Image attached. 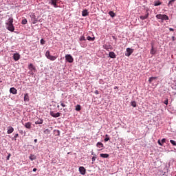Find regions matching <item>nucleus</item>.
Returning <instances> with one entry per match:
<instances>
[{
    "label": "nucleus",
    "instance_id": "nucleus-35",
    "mask_svg": "<svg viewBox=\"0 0 176 176\" xmlns=\"http://www.w3.org/2000/svg\"><path fill=\"white\" fill-rule=\"evenodd\" d=\"M164 104H165L166 105H168V99H166V100L164 101Z\"/></svg>",
    "mask_w": 176,
    "mask_h": 176
},
{
    "label": "nucleus",
    "instance_id": "nucleus-41",
    "mask_svg": "<svg viewBox=\"0 0 176 176\" xmlns=\"http://www.w3.org/2000/svg\"><path fill=\"white\" fill-rule=\"evenodd\" d=\"M162 144H164L166 142V139L163 138L161 141Z\"/></svg>",
    "mask_w": 176,
    "mask_h": 176
},
{
    "label": "nucleus",
    "instance_id": "nucleus-44",
    "mask_svg": "<svg viewBox=\"0 0 176 176\" xmlns=\"http://www.w3.org/2000/svg\"><path fill=\"white\" fill-rule=\"evenodd\" d=\"M94 93L95 94H100V92L98 91V90H96Z\"/></svg>",
    "mask_w": 176,
    "mask_h": 176
},
{
    "label": "nucleus",
    "instance_id": "nucleus-23",
    "mask_svg": "<svg viewBox=\"0 0 176 176\" xmlns=\"http://www.w3.org/2000/svg\"><path fill=\"white\" fill-rule=\"evenodd\" d=\"M28 68L30 71H33V69H35V67H34V65L32 63H30L29 65Z\"/></svg>",
    "mask_w": 176,
    "mask_h": 176
},
{
    "label": "nucleus",
    "instance_id": "nucleus-3",
    "mask_svg": "<svg viewBox=\"0 0 176 176\" xmlns=\"http://www.w3.org/2000/svg\"><path fill=\"white\" fill-rule=\"evenodd\" d=\"M45 57L48 60H50V61H54L55 60H57V56H52L50 54V51H49V50L46 51V52H45Z\"/></svg>",
    "mask_w": 176,
    "mask_h": 176
},
{
    "label": "nucleus",
    "instance_id": "nucleus-48",
    "mask_svg": "<svg viewBox=\"0 0 176 176\" xmlns=\"http://www.w3.org/2000/svg\"><path fill=\"white\" fill-rule=\"evenodd\" d=\"M169 30H170V31H174V29L170 28Z\"/></svg>",
    "mask_w": 176,
    "mask_h": 176
},
{
    "label": "nucleus",
    "instance_id": "nucleus-46",
    "mask_svg": "<svg viewBox=\"0 0 176 176\" xmlns=\"http://www.w3.org/2000/svg\"><path fill=\"white\" fill-rule=\"evenodd\" d=\"M172 41L174 42V41H175V36H172Z\"/></svg>",
    "mask_w": 176,
    "mask_h": 176
},
{
    "label": "nucleus",
    "instance_id": "nucleus-1",
    "mask_svg": "<svg viewBox=\"0 0 176 176\" xmlns=\"http://www.w3.org/2000/svg\"><path fill=\"white\" fill-rule=\"evenodd\" d=\"M6 28L10 31V32H14V25H13V18L10 17L6 23Z\"/></svg>",
    "mask_w": 176,
    "mask_h": 176
},
{
    "label": "nucleus",
    "instance_id": "nucleus-6",
    "mask_svg": "<svg viewBox=\"0 0 176 176\" xmlns=\"http://www.w3.org/2000/svg\"><path fill=\"white\" fill-rule=\"evenodd\" d=\"M78 171L80 172V174H81V175H85L86 174V168H85V167L83 166H80L78 168Z\"/></svg>",
    "mask_w": 176,
    "mask_h": 176
},
{
    "label": "nucleus",
    "instance_id": "nucleus-33",
    "mask_svg": "<svg viewBox=\"0 0 176 176\" xmlns=\"http://www.w3.org/2000/svg\"><path fill=\"white\" fill-rule=\"evenodd\" d=\"M40 43H41V45H45V40H44L43 38H42V39L40 41Z\"/></svg>",
    "mask_w": 176,
    "mask_h": 176
},
{
    "label": "nucleus",
    "instance_id": "nucleus-19",
    "mask_svg": "<svg viewBox=\"0 0 176 176\" xmlns=\"http://www.w3.org/2000/svg\"><path fill=\"white\" fill-rule=\"evenodd\" d=\"M100 157H103V159H107V157H109V154L100 153Z\"/></svg>",
    "mask_w": 176,
    "mask_h": 176
},
{
    "label": "nucleus",
    "instance_id": "nucleus-51",
    "mask_svg": "<svg viewBox=\"0 0 176 176\" xmlns=\"http://www.w3.org/2000/svg\"><path fill=\"white\" fill-rule=\"evenodd\" d=\"M91 155H96V154H94V152H92V153H91Z\"/></svg>",
    "mask_w": 176,
    "mask_h": 176
},
{
    "label": "nucleus",
    "instance_id": "nucleus-2",
    "mask_svg": "<svg viewBox=\"0 0 176 176\" xmlns=\"http://www.w3.org/2000/svg\"><path fill=\"white\" fill-rule=\"evenodd\" d=\"M45 57L48 60H50V61H54L55 60H57V56H52L50 54V51H49V50L46 51V52H45Z\"/></svg>",
    "mask_w": 176,
    "mask_h": 176
},
{
    "label": "nucleus",
    "instance_id": "nucleus-11",
    "mask_svg": "<svg viewBox=\"0 0 176 176\" xmlns=\"http://www.w3.org/2000/svg\"><path fill=\"white\" fill-rule=\"evenodd\" d=\"M151 54H152L153 56L156 54V50H155L154 47H153V44H151V49L150 51Z\"/></svg>",
    "mask_w": 176,
    "mask_h": 176
},
{
    "label": "nucleus",
    "instance_id": "nucleus-13",
    "mask_svg": "<svg viewBox=\"0 0 176 176\" xmlns=\"http://www.w3.org/2000/svg\"><path fill=\"white\" fill-rule=\"evenodd\" d=\"M109 57H110V58H116V54L113 52H110L109 53Z\"/></svg>",
    "mask_w": 176,
    "mask_h": 176
},
{
    "label": "nucleus",
    "instance_id": "nucleus-30",
    "mask_svg": "<svg viewBox=\"0 0 176 176\" xmlns=\"http://www.w3.org/2000/svg\"><path fill=\"white\" fill-rule=\"evenodd\" d=\"M80 109H81L80 104H77L76 106V111H80Z\"/></svg>",
    "mask_w": 176,
    "mask_h": 176
},
{
    "label": "nucleus",
    "instance_id": "nucleus-5",
    "mask_svg": "<svg viewBox=\"0 0 176 176\" xmlns=\"http://www.w3.org/2000/svg\"><path fill=\"white\" fill-rule=\"evenodd\" d=\"M65 60L67 61V63H74V58L71 54H66L65 55Z\"/></svg>",
    "mask_w": 176,
    "mask_h": 176
},
{
    "label": "nucleus",
    "instance_id": "nucleus-40",
    "mask_svg": "<svg viewBox=\"0 0 176 176\" xmlns=\"http://www.w3.org/2000/svg\"><path fill=\"white\" fill-rule=\"evenodd\" d=\"M108 141H109V138H104V142H108Z\"/></svg>",
    "mask_w": 176,
    "mask_h": 176
},
{
    "label": "nucleus",
    "instance_id": "nucleus-43",
    "mask_svg": "<svg viewBox=\"0 0 176 176\" xmlns=\"http://www.w3.org/2000/svg\"><path fill=\"white\" fill-rule=\"evenodd\" d=\"M19 137V133H16L14 136V138H17Z\"/></svg>",
    "mask_w": 176,
    "mask_h": 176
},
{
    "label": "nucleus",
    "instance_id": "nucleus-39",
    "mask_svg": "<svg viewBox=\"0 0 176 176\" xmlns=\"http://www.w3.org/2000/svg\"><path fill=\"white\" fill-rule=\"evenodd\" d=\"M44 133H50V130H49L48 129H45V131H44Z\"/></svg>",
    "mask_w": 176,
    "mask_h": 176
},
{
    "label": "nucleus",
    "instance_id": "nucleus-26",
    "mask_svg": "<svg viewBox=\"0 0 176 176\" xmlns=\"http://www.w3.org/2000/svg\"><path fill=\"white\" fill-rule=\"evenodd\" d=\"M160 5H162V2H160V1H155L154 6H160Z\"/></svg>",
    "mask_w": 176,
    "mask_h": 176
},
{
    "label": "nucleus",
    "instance_id": "nucleus-34",
    "mask_svg": "<svg viewBox=\"0 0 176 176\" xmlns=\"http://www.w3.org/2000/svg\"><path fill=\"white\" fill-rule=\"evenodd\" d=\"M175 2V0H170L168 3V6H170V5H171V3Z\"/></svg>",
    "mask_w": 176,
    "mask_h": 176
},
{
    "label": "nucleus",
    "instance_id": "nucleus-42",
    "mask_svg": "<svg viewBox=\"0 0 176 176\" xmlns=\"http://www.w3.org/2000/svg\"><path fill=\"white\" fill-rule=\"evenodd\" d=\"M158 144L160 145V146H163V144H162V142L160 140H158Z\"/></svg>",
    "mask_w": 176,
    "mask_h": 176
},
{
    "label": "nucleus",
    "instance_id": "nucleus-53",
    "mask_svg": "<svg viewBox=\"0 0 176 176\" xmlns=\"http://www.w3.org/2000/svg\"><path fill=\"white\" fill-rule=\"evenodd\" d=\"M114 89H118V87H115Z\"/></svg>",
    "mask_w": 176,
    "mask_h": 176
},
{
    "label": "nucleus",
    "instance_id": "nucleus-36",
    "mask_svg": "<svg viewBox=\"0 0 176 176\" xmlns=\"http://www.w3.org/2000/svg\"><path fill=\"white\" fill-rule=\"evenodd\" d=\"M96 159H97V157H96V156H94L93 157H92V164L93 163H94V162H96Z\"/></svg>",
    "mask_w": 176,
    "mask_h": 176
},
{
    "label": "nucleus",
    "instance_id": "nucleus-28",
    "mask_svg": "<svg viewBox=\"0 0 176 176\" xmlns=\"http://www.w3.org/2000/svg\"><path fill=\"white\" fill-rule=\"evenodd\" d=\"M27 23H28L27 19H24L22 20L21 24H23V25H25Z\"/></svg>",
    "mask_w": 176,
    "mask_h": 176
},
{
    "label": "nucleus",
    "instance_id": "nucleus-31",
    "mask_svg": "<svg viewBox=\"0 0 176 176\" xmlns=\"http://www.w3.org/2000/svg\"><path fill=\"white\" fill-rule=\"evenodd\" d=\"M60 104L61 105V107H63V108H65V107H67V104H65V103H64V102L60 101Z\"/></svg>",
    "mask_w": 176,
    "mask_h": 176
},
{
    "label": "nucleus",
    "instance_id": "nucleus-32",
    "mask_svg": "<svg viewBox=\"0 0 176 176\" xmlns=\"http://www.w3.org/2000/svg\"><path fill=\"white\" fill-rule=\"evenodd\" d=\"M170 144H172V145H173L174 146H176V142L174 140H170Z\"/></svg>",
    "mask_w": 176,
    "mask_h": 176
},
{
    "label": "nucleus",
    "instance_id": "nucleus-22",
    "mask_svg": "<svg viewBox=\"0 0 176 176\" xmlns=\"http://www.w3.org/2000/svg\"><path fill=\"white\" fill-rule=\"evenodd\" d=\"M96 146L97 148H104V144L98 142L97 144H96Z\"/></svg>",
    "mask_w": 176,
    "mask_h": 176
},
{
    "label": "nucleus",
    "instance_id": "nucleus-14",
    "mask_svg": "<svg viewBox=\"0 0 176 176\" xmlns=\"http://www.w3.org/2000/svg\"><path fill=\"white\" fill-rule=\"evenodd\" d=\"M10 93H11V94H17V89L14 87H12L10 89Z\"/></svg>",
    "mask_w": 176,
    "mask_h": 176
},
{
    "label": "nucleus",
    "instance_id": "nucleus-18",
    "mask_svg": "<svg viewBox=\"0 0 176 176\" xmlns=\"http://www.w3.org/2000/svg\"><path fill=\"white\" fill-rule=\"evenodd\" d=\"M43 123V119L38 118L37 121L35 122V124H42Z\"/></svg>",
    "mask_w": 176,
    "mask_h": 176
},
{
    "label": "nucleus",
    "instance_id": "nucleus-8",
    "mask_svg": "<svg viewBox=\"0 0 176 176\" xmlns=\"http://www.w3.org/2000/svg\"><path fill=\"white\" fill-rule=\"evenodd\" d=\"M132 53L133 50L131 48H126V53L125 54V56H126V57H130Z\"/></svg>",
    "mask_w": 176,
    "mask_h": 176
},
{
    "label": "nucleus",
    "instance_id": "nucleus-54",
    "mask_svg": "<svg viewBox=\"0 0 176 176\" xmlns=\"http://www.w3.org/2000/svg\"><path fill=\"white\" fill-rule=\"evenodd\" d=\"M106 137H108V135H106Z\"/></svg>",
    "mask_w": 176,
    "mask_h": 176
},
{
    "label": "nucleus",
    "instance_id": "nucleus-10",
    "mask_svg": "<svg viewBox=\"0 0 176 176\" xmlns=\"http://www.w3.org/2000/svg\"><path fill=\"white\" fill-rule=\"evenodd\" d=\"M13 58L14 61H19L20 60V55L19 53L14 54Z\"/></svg>",
    "mask_w": 176,
    "mask_h": 176
},
{
    "label": "nucleus",
    "instance_id": "nucleus-45",
    "mask_svg": "<svg viewBox=\"0 0 176 176\" xmlns=\"http://www.w3.org/2000/svg\"><path fill=\"white\" fill-rule=\"evenodd\" d=\"M104 49H105L106 50H108V49H109V47L108 46L105 45Z\"/></svg>",
    "mask_w": 176,
    "mask_h": 176
},
{
    "label": "nucleus",
    "instance_id": "nucleus-52",
    "mask_svg": "<svg viewBox=\"0 0 176 176\" xmlns=\"http://www.w3.org/2000/svg\"><path fill=\"white\" fill-rule=\"evenodd\" d=\"M57 108H60V105H58V106H57Z\"/></svg>",
    "mask_w": 176,
    "mask_h": 176
},
{
    "label": "nucleus",
    "instance_id": "nucleus-16",
    "mask_svg": "<svg viewBox=\"0 0 176 176\" xmlns=\"http://www.w3.org/2000/svg\"><path fill=\"white\" fill-rule=\"evenodd\" d=\"M51 5H53L54 8H58V6H57V0H51Z\"/></svg>",
    "mask_w": 176,
    "mask_h": 176
},
{
    "label": "nucleus",
    "instance_id": "nucleus-21",
    "mask_svg": "<svg viewBox=\"0 0 176 176\" xmlns=\"http://www.w3.org/2000/svg\"><path fill=\"white\" fill-rule=\"evenodd\" d=\"M24 101H30V96H28V94H25L24 96Z\"/></svg>",
    "mask_w": 176,
    "mask_h": 176
},
{
    "label": "nucleus",
    "instance_id": "nucleus-24",
    "mask_svg": "<svg viewBox=\"0 0 176 176\" xmlns=\"http://www.w3.org/2000/svg\"><path fill=\"white\" fill-rule=\"evenodd\" d=\"M29 159L30 160H35L36 159V156H35L34 155H32V154H31L30 155V157H29Z\"/></svg>",
    "mask_w": 176,
    "mask_h": 176
},
{
    "label": "nucleus",
    "instance_id": "nucleus-4",
    "mask_svg": "<svg viewBox=\"0 0 176 176\" xmlns=\"http://www.w3.org/2000/svg\"><path fill=\"white\" fill-rule=\"evenodd\" d=\"M155 17L156 19H158L159 20H162V21H166L169 19L168 16L166 14H157Z\"/></svg>",
    "mask_w": 176,
    "mask_h": 176
},
{
    "label": "nucleus",
    "instance_id": "nucleus-38",
    "mask_svg": "<svg viewBox=\"0 0 176 176\" xmlns=\"http://www.w3.org/2000/svg\"><path fill=\"white\" fill-rule=\"evenodd\" d=\"M10 156H12V154L8 153V155L7 157V160H9L10 159Z\"/></svg>",
    "mask_w": 176,
    "mask_h": 176
},
{
    "label": "nucleus",
    "instance_id": "nucleus-50",
    "mask_svg": "<svg viewBox=\"0 0 176 176\" xmlns=\"http://www.w3.org/2000/svg\"><path fill=\"white\" fill-rule=\"evenodd\" d=\"M0 83H2V79L0 78Z\"/></svg>",
    "mask_w": 176,
    "mask_h": 176
},
{
    "label": "nucleus",
    "instance_id": "nucleus-29",
    "mask_svg": "<svg viewBox=\"0 0 176 176\" xmlns=\"http://www.w3.org/2000/svg\"><path fill=\"white\" fill-rule=\"evenodd\" d=\"M131 104V106L133 107V108H135V107H137V102H135V101H132Z\"/></svg>",
    "mask_w": 176,
    "mask_h": 176
},
{
    "label": "nucleus",
    "instance_id": "nucleus-7",
    "mask_svg": "<svg viewBox=\"0 0 176 176\" xmlns=\"http://www.w3.org/2000/svg\"><path fill=\"white\" fill-rule=\"evenodd\" d=\"M50 115H51L52 118H60V116H61V113H54V112L50 111Z\"/></svg>",
    "mask_w": 176,
    "mask_h": 176
},
{
    "label": "nucleus",
    "instance_id": "nucleus-20",
    "mask_svg": "<svg viewBox=\"0 0 176 176\" xmlns=\"http://www.w3.org/2000/svg\"><path fill=\"white\" fill-rule=\"evenodd\" d=\"M87 39V41H89V42H94L96 37H91L90 36H88Z\"/></svg>",
    "mask_w": 176,
    "mask_h": 176
},
{
    "label": "nucleus",
    "instance_id": "nucleus-12",
    "mask_svg": "<svg viewBox=\"0 0 176 176\" xmlns=\"http://www.w3.org/2000/svg\"><path fill=\"white\" fill-rule=\"evenodd\" d=\"M14 131V129L12 126H8V131H7V134H12Z\"/></svg>",
    "mask_w": 176,
    "mask_h": 176
},
{
    "label": "nucleus",
    "instance_id": "nucleus-27",
    "mask_svg": "<svg viewBox=\"0 0 176 176\" xmlns=\"http://www.w3.org/2000/svg\"><path fill=\"white\" fill-rule=\"evenodd\" d=\"M109 16H111V17H115L116 16L115 12H113V11L109 12Z\"/></svg>",
    "mask_w": 176,
    "mask_h": 176
},
{
    "label": "nucleus",
    "instance_id": "nucleus-37",
    "mask_svg": "<svg viewBox=\"0 0 176 176\" xmlns=\"http://www.w3.org/2000/svg\"><path fill=\"white\" fill-rule=\"evenodd\" d=\"M80 41H86V38H85V36H82L80 38Z\"/></svg>",
    "mask_w": 176,
    "mask_h": 176
},
{
    "label": "nucleus",
    "instance_id": "nucleus-47",
    "mask_svg": "<svg viewBox=\"0 0 176 176\" xmlns=\"http://www.w3.org/2000/svg\"><path fill=\"white\" fill-rule=\"evenodd\" d=\"M36 170H37V169H36V168H33V171H34V172L36 171Z\"/></svg>",
    "mask_w": 176,
    "mask_h": 176
},
{
    "label": "nucleus",
    "instance_id": "nucleus-15",
    "mask_svg": "<svg viewBox=\"0 0 176 176\" xmlns=\"http://www.w3.org/2000/svg\"><path fill=\"white\" fill-rule=\"evenodd\" d=\"M25 127L26 129H31V127L32 126V123H31L30 122H26L25 124H24Z\"/></svg>",
    "mask_w": 176,
    "mask_h": 176
},
{
    "label": "nucleus",
    "instance_id": "nucleus-25",
    "mask_svg": "<svg viewBox=\"0 0 176 176\" xmlns=\"http://www.w3.org/2000/svg\"><path fill=\"white\" fill-rule=\"evenodd\" d=\"M155 79H157V77H151V78L148 79L149 83H152V82H153V80H155Z\"/></svg>",
    "mask_w": 176,
    "mask_h": 176
},
{
    "label": "nucleus",
    "instance_id": "nucleus-55",
    "mask_svg": "<svg viewBox=\"0 0 176 176\" xmlns=\"http://www.w3.org/2000/svg\"><path fill=\"white\" fill-rule=\"evenodd\" d=\"M21 133H23V131H21Z\"/></svg>",
    "mask_w": 176,
    "mask_h": 176
},
{
    "label": "nucleus",
    "instance_id": "nucleus-49",
    "mask_svg": "<svg viewBox=\"0 0 176 176\" xmlns=\"http://www.w3.org/2000/svg\"><path fill=\"white\" fill-rule=\"evenodd\" d=\"M34 142H38V139H35Z\"/></svg>",
    "mask_w": 176,
    "mask_h": 176
},
{
    "label": "nucleus",
    "instance_id": "nucleus-9",
    "mask_svg": "<svg viewBox=\"0 0 176 176\" xmlns=\"http://www.w3.org/2000/svg\"><path fill=\"white\" fill-rule=\"evenodd\" d=\"M149 17V12H148V10H146V14L144 16H140V19L141 20H146Z\"/></svg>",
    "mask_w": 176,
    "mask_h": 176
},
{
    "label": "nucleus",
    "instance_id": "nucleus-17",
    "mask_svg": "<svg viewBox=\"0 0 176 176\" xmlns=\"http://www.w3.org/2000/svg\"><path fill=\"white\" fill-rule=\"evenodd\" d=\"M82 16L83 17H86V16H89V12L87 11V10H84L82 12Z\"/></svg>",
    "mask_w": 176,
    "mask_h": 176
}]
</instances>
